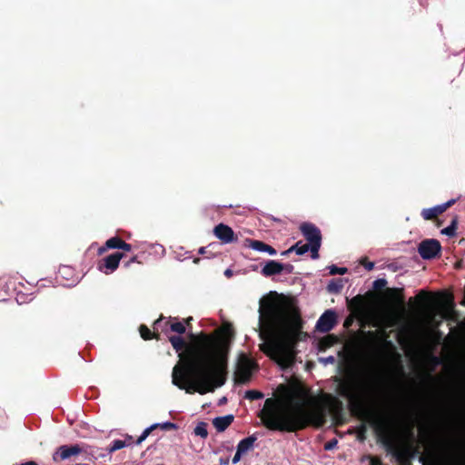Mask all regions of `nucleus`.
Masks as SVG:
<instances>
[{"label": "nucleus", "instance_id": "f3484780", "mask_svg": "<svg viewBox=\"0 0 465 465\" xmlns=\"http://www.w3.org/2000/svg\"><path fill=\"white\" fill-rule=\"evenodd\" d=\"M234 417L231 414L226 416L216 417L213 420V424L217 431H224L233 421Z\"/></svg>", "mask_w": 465, "mask_h": 465}, {"label": "nucleus", "instance_id": "79ce46f5", "mask_svg": "<svg viewBox=\"0 0 465 465\" xmlns=\"http://www.w3.org/2000/svg\"><path fill=\"white\" fill-rule=\"evenodd\" d=\"M336 443H337L336 440H333L332 441L327 442L325 444V450H331Z\"/></svg>", "mask_w": 465, "mask_h": 465}, {"label": "nucleus", "instance_id": "2eb2a0df", "mask_svg": "<svg viewBox=\"0 0 465 465\" xmlns=\"http://www.w3.org/2000/svg\"><path fill=\"white\" fill-rule=\"evenodd\" d=\"M158 427H161L163 430H173V429H176L177 428L175 423H173V422H170V421L163 422L162 424H160V423L153 424L152 426L146 428L143 431V433L137 439L136 444H138V445L141 444L151 434V432L153 430L157 429Z\"/></svg>", "mask_w": 465, "mask_h": 465}, {"label": "nucleus", "instance_id": "58836bf2", "mask_svg": "<svg viewBox=\"0 0 465 465\" xmlns=\"http://www.w3.org/2000/svg\"><path fill=\"white\" fill-rule=\"evenodd\" d=\"M163 318L160 317L153 322V329L158 330L159 327H161L162 322H163Z\"/></svg>", "mask_w": 465, "mask_h": 465}, {"label": "nucleus", "instance_id": "09e8293b", "mask_svg": "<svg viewBox=\"0 0 465 465\" xmlns=\"http://www.w3.org/2000/svg\"><path fill=\"white\" fill-rule=\"evenodd\" d=\"M220 464L221 465H228L229 464V459H220Z\"/></svg>", "mask_w": 465, "mask_h": 465}, {"label": "nucleus", "instance_id": "49530a36", "mask_svg": "<svg viewBox=\"0 0 465 465\" xmlns=\"http://www.w3.org/2000/svg\"><path fill=\"white\" fill-rule=\"evenodd\" d=\"M427 296V292L425 291H420V292L418 294V299H424Z\"/></svg>", "mask_w": 465, "mask_h": 465}, {"label": "nucleus", "instance_id": "c756f323", "mask_svg": "<svg viewBox=\"0 0 465 465\" xmlns=\"http://www.w3.org/2000/svg\"><path fill=\"white\" fill-rule=\"evenodd\" d=\"M245 398L251 401L259 400L263 398V393L259 391L250 390L245 392Z\"/></svg>", "mask_w": 465, "mask_h": 465}, {"label": "nucleus", "instance_id": "9b49d317", "mask_svg": "<svg viewBox=\"0 0 465 465\" xmlns=\"http://www.w3.org/2000/svg\"><path fill=\"white\" fill-rule=\"evenodd\" d=\"M337 323V314L332 310L325 311L316 323V329L321 332H328L333 329Z\"/></svg>", "mask_w": 465, "mask_h": 465}, {"label": "nucleus", "instance_id": "9d476101", "mask_svg": "<svg viewBox=\"0 0 465 465\" xmlns=\"http://www.w3.org/2000/svg\"><path fill=\"white\" fill-rule=\"evenodd\" d=\"M124 257V253L123 252H114L101 260L98 268L106 274L112 273L118 268L119 262Z\"/></svg>", "mask_w": 465, "mask_h": 465}, {"label": "nucleus", "instance_id": "5fc2aeb1", "mask_svg": "<svg viewBox=\"0 0 465 465\" xmlns=\"http://www.w3.org/2000/svg\"><path fill=\"white\" fill-rule=\"evenodd\" d=\"M335 401L339 404L340 408H341V405H342L341 401H340L338 399H336Z\"/></svg>", "mask_w": 465, "mask_h": 465}, {"label": "nucleus", "instance_id": "ddd939ff", "mask_svg": "<svg viewBox=\"0 0 465 465\" xmlns=\"http://www.w3.org/2000/svg\"><path fill=\"white\" fill-rule=\"evenodd\" d=\"M348 308L357 317L363 316L368 308V303L364 296L358 294L348 302Z\"/></svg>", "mask_w": 465, "mask_h": 465}, {"label": "nucleus", "instance_id": "f704fd0d", "mask_svg": "<svg viewBox=\"0 0 465 465\" xmlns=\"http://www.w3.org/2000/svg\"><path fill=\"white\" fill-rule=\"evenodd\" d=\"M122 244L120 245L119 250H123L124 252H131L132 251V245L130 243L125 242L124 240H122Z\"/></svg>", "mask_w": 465, "mask_h": 465}, {"label": "nucleus", "instance_id": "a211bd4d", "mask_svg": "<svg viewBox=\"0 0 465 465\" xmlns=\"http://www.w3.org/2000/svg\"><path fill=\"white\" fill-rule=\"evenodd\" d=\"M164 325L169 326L172 331L178 333L180 336L186 331L185 324L176 317H171L169 320L164 321Z\"/></svg>", "mask_w": 465, "mask_h": 465}, {"label": "nucleus", "instance_id": "423d86ee", "mask_svg": "<svg viewBox=\"0 0 465 465\" xmlns=\"http://www.w3.org/2000/svg\"><path fill=\"white\" fill-rule=\"evenodd\" d=\"M300 231L311 246V256L312 259L319 258V250L322 245V232L320 229L312 223H302Z\"/></svg>", "mask_w": 465, "mask_h": 465}, {"label": "nucleus", "instance_id": "473e14b6", "mask_svg": "<svg viewBox=\"0 0 465 465\" xmlns=\"http://www.w3.org/2000/svg\"><path fill=\"white\" fill-rule=\"evenodd\" d=\"M387 285V281L385 279H377L373 282L372 287L375 291H381Z\"/></svg>", "mask_w": 465, "mask_h": 465}, {"label": "nucleus", "instance_id": "5701e85b", "mask_svg": "<svg viewBox=\"0 0 465 465\" xmlns=\"http://www.w3.org/2000/svg\"><path fill=\"white\" fill-rule=\"evenodd\" d=\"M456 202L457 199H450L442 204H439L432 207V210L438 217L439 215L446 212L449 208H450Z\"/></svg>", "mask_w": 465, "mask_h": 465}, {"label": "nucleus", "instance_id": "0eeeda50", "mask_svg": "<svg viewBox=\"0 0 465 465\" xmlns=\"http://www.w3.org/2000/svg\"><path fill=\"white\" fill-rule=\"evenodd\" d=\"M255 363L245 354L239 357L234 371V382L236 384H245L249 382L252 375V369Z\"/></svg>", "mask_w": 465, "mask_h": 465}, {"label": "nucleus", "instance_id": "3c124183", "mask_svg": "<svg viewBox=\"0 0 465 465\" xmlns=\"http://www.w3.org/2000/svg\"><path fill=\"white\" fill-rule=\"evenodd\" d=\"M198 252L200 254H205L206 253V248L205 247H201L198 251Z\"/></svg>", "mask_w": 465, "mask_h": 465}, {"label": "nucleus", "instance_id": "20e7f679", "mask_svg": "<svg viewBox=\"0 0 465 465\" xmlns=\"http://www.w3.org/2000/svg\"><path fill=\"white\" fill-rule=\"evenodd\" d=\"M383 377L377 372H372L371 376V382L364 386L358 383L352 378L340 380L336 392L339 396L349 401V409L353 416L369 421L372 426L373 419L381 418L378 417L369 408L366 401V395L369 394V392H376L383 386Z\"/></svg>", "mask_w": 465, "mask_h": 465}, {"label": "nucleus", "instance_id": "1a4fd4ad", "mask_svg": "<svg viewBox=\"0 0 465 465\" xmlns=\"http://www.w3.org/2000/svg\"><path fill=\"white\" fill-rule=\"evenodd\" d=\"M441 245L436 239L423 240L418 248L420 255L425 260H431L440 255Z\"/></svg>", "mask_w": 465, "mask_h": 465}, {"label": "nucleus", "instance_id": "4c0bfd02", "mask_svg": "<svg viewBox=\"0 0 465 465\" xmlns=\"http://www.w3.org/2000/svg\"><path fill=\"white\" fill-rule=\"evenodd\" d=\"M134 262H138L140 263V262L137 261V256H134L132 257L128 262H124V267L128 268L131 266L132 263Z\"/></svg>", "mask_w": 465, "mask_h": 465}, {"label": "nucleus", "instance_id": "2f4dec72", "mask_svg": "<svg viewBox=\"0 0 465 465\" xmlns=\"http://www.w3.org/2000/svg\"><path fill=\"white\" fill-rule=\"evenodd\" d=\"M330 269V274L331 275H335V274H340V275H343L347 272V268L345 267H337L336 265H331L329 267Z\"/></svg>", "mask_w": 465, "mask_h": 465}, {"label": "nucleus", "instance_id": "f257e3e1", "mask_svg": "<svg viewBox=\"0 0 465 465\" xmlns=\"http://www.w3.org/2000/svg\"><path fill=\"white\" fill-rule=\"evenodd\" d=\"M221 336L201 331L189 333L191 343L180 335L169 337V341L180 361L172 372L173 383L186 393L202 395L214 391L227 381L230 339L233 331L230 324L223 327Z\"/></svg>", "mask_w": 465, "mask_h": 465}, {"label": "nucleus", "instance_id": "dca6fc26", "mask_svg": "<svg viewBox=\"0 0 465 465\" xmlns=\"http://www.w3.org/2000/svg\"><path fill=\"white\" fill-rule=\"evenodd\" d=\"M387 298L395 303L400 305L404 304V295L402 288H387L385 291Z\"/></svg>", "mask_w": 465, "mask_h": 465}, {"label": "nucleus", "instance_id": "7ed1b4c3", "mask_svg": "<svg viewBox=\"0 0 465 465\" xmlns=\"http://www.w3.org/2000/svg\"><path fill=\"white\" fill-rule=\"evenodd\" d=\"M325 410L319 403L311 409L302 405L287 408L280 399L268 398L258 417L265 428L280 432H296L310 426L320 428L325 423Z\"/></svg>", "mask_w": 465, "mask_h": 465}, {"label": "nucleus", "instance_id": "ea45409f", "mask_svg": "<svg viewBox=\"0 0 465 465\" xmlns=\"http://www.w3.org/2000/svg\"><path fill=\"white\" fill-rule=\"evenodd\" d=\"M242 455V453H240V452H238V451L236 450V453L234 454V456H233V458H232V463H233V464H236L237 462H239V461H240V460H241Z\"/></svg>", "mask_w": 465, "mask_h": 465}, {"label": "nucleus", "instance_id": "b1692460", "mask_svg": "<svg viewBox=\"0 0 465 465\" xmlns=\"http://www.w3.org/2000/svg\"><path fill=\"white\" fill-rule=\"evenodd\" d=\"M342 288L343 284L341 279H332L327 285L328 292L331 293L340 292Z\"/></svg>", "mask_w": 465, "mask_h": 465}, {"label": "nucleus", "instance_id": "c9c22d12", "mask_svg": "<svg viewBox=\"0 0 465 465\" xmlns=\"http://www.w3.org/2000/svg\"><path fill=\"white\" fill-rule=\"evenodd\" d=\"M370 464L371 465H383L381 459L378 457H371Z\"/></svg>", "mask_w": 465, "mask_h": 465}, {"label": "nucleus", "instance_id": "72a5a7b5", "mask_svg": "<svg viewBox=\"0 0 465 465\" xmlns=\"http://www.w3.org/2000/svg\"><path fill=\"white\" fill-rule=\"evenodd\" d=\"M361 264L368 271H371L374 268V262L368 261L366 258L361 261Z\"/></svg>", "mask_w": 465, "mask_h": 465}, {"label": "nucleus", "instance_id": "603ef678", "mask_svg": "<svg viewBox=\"0 0 465 465\" xmlns=\"http://www.w3.org/2000/svg\"><path fill=\"white\" fill-rule=\"evenodd\" d=\"M224 274H225L226 276H231V275H232V271H231V270H229V269H227V270L225 271Z\"/></svg>", "mask_w": 465, "mask_h": 465}, {"label": "nucleus", "instance_id": "864d4df0", "mask_svg": "<svg viewBox=\"0 0 465 465\" xmlns=\"http://www.w3.org/2000/svg\"><path fill=\"white\" fill-rule=\"evenodd\" d=\"M365 430H366V428H365V426L363 425V426H362V436L361 437V440H363V439H364V435H363V433H364V431H365Z\"/></svg>", "mask_w": 465, "mask_h": 465}, {"label": "nucleus", "instance_id": "6e6d98bb", "mask_svg": "<svg viewBox=\"0 0 465 465\" xmlns=\"http://www.w3.org/2000/svg\"><path fill=\"white\" fill-rule=\"evenodd\" d=\"M442 222L439 221L437 222V226L440 227L441 225Z\"/></svg>", "mask_w": 465, "mask_h": 465}, {"label": "nucleus", "instance_id": "e433bc0d", "mask_svg": "<svg viewBox=\"0 0 465 465\" xmlns=\"http://www.w3.org/2000/svg\"><path fill=\"white\" fill-rule=\"evenodd\" d=\"M282 272L292 273L293 272V266L290 263L283 264Z\"/></svg>", "mask_w": 465, "mask_h": 465}, {"label": "nucleus", "instance_id": "cd10ccee", "mask_svg": "<svg viewBox=\"0 0 465 465\" xmlns=\"http://www.w3.org/2000/svg\"><path fill=\"white\" fill-rule=\"evenodd\" d=\"M122 240L118 236L112 237L106 241V247H109V249H120Z\"/></svg>", "mask_w": 465, "mask_h": 465}, {"label": "nucleus", "instance_id": "4468645a", "mask_svg": "<svg viewBox=\"0 0 465 465\" xmlns=\"http://www.w3.org/2000/svg\"><path fill=\"white\" fill-rule=\"evenodd\" d=\"M283 263L274 260L268 261L262 268V274L265 277H271L282 272Z\"/></svg>", "mask_w": 465, "mask_h": 465}, {"label": "nucleus", "instance_id": "a18cd8bd", "mask_svg": "<svg viewBox=\"0 0 465 465\" xmlns=\"http://www.w3.org/2000/svg\"><path fill=\"white\" fill-rule=\"evenodd\" d=\"M323 361H324V362H326V363H333V362L335 361V359H334V357H333V356H330V357H328V358L324 359Z\"/></svg>", "mask_w": 465, "mask_h": 465}, {"label": "nucleus", "instance_id": "4d7b16f0", "mask_svg": "<svg viewBox=\"0 0 465 465\" xmlns=\"http://www.w3.org/2000/svg\"><path fill=\"white\" fill-rule=\"evenodd\" d=\"M199 261H200V259H199V258H195V259L193 260V262H194V263H197V262H199Z\"/></svg>", "mask_w": 465, "mask_h": 465}, {"label": "nucleus", "instance_id": "c85d7f7f", "mask_svg": "<svg viewBox=\"0 0 465 465\" xmlns=\"http://www.w3.org/2000/svg\"><path fill=\"white\" fill-rule=\"evenodd\" d=\"M126 446V443L124 440H114L111 446L108 448L109 453H113L118 450H121Z\"/></svg>", "mask_w": 465, "mask_h": 465}, {"label": "nucleus", "instance_id": "6e6552de", "mask_svg": "<svg viewBox=\"0 0 465 465\" xmlns=\"http://www.w3.org/2000/svg\"><path fill=\"white\" fill-rule=\"evenodd\" d=\"M83 452L79 444L59 446L53 453L52 460L55 463L71 460Z\"/></svg>", "mask_w": 465, "mask_h": 465}, {"label": "nucleus", "instance_id": "412c9836", "mask_svg": "<svg viewBox=\"0 0 465 465\" xmlns=\"http://www.w3.org/2000/svg\"><path fill=\"white\" fill-rule=\"evenodd\" d=\"M139 332L141 337L144 341H149L152 339L160 340V334L156 333L155 331H152L146 325L142 324L139 327Z\"/></svg>", "mask_w": 465, "mask_h": 465}, {"label": "nucleus", "instance_id": "6ab92c4d", "mask_svg": "<svg viewBox=\"0 0 465 465\" xmlns=\"http://www.w3.org/2000/svg\"><path fill=\"white\" fill-rule=\"evenodd\" d=\"M256 440H257V438L254 435L249 436V437L242 440L237 445V451L242 454L246 453L248 450H250L252 448Z\"/></svg>", "mask_w": 465, "mask_h": 465}, {"label": "nucleus", "instance_id": "393cba45", "mask_svg": "<svg viewBox=\"0 0 465 465\" xmlns=\"http://www.w3.org/2000/svg\"><path fill=\"white\" fill-rule=\"evenodd\" d=\"M291 251H293L298 255H303L308 251H311V246L309 243H302V241H299L294 245L291 246Z\"/></svg>", "mask_w": 465, "mask_h": 465}, {"label": "nucleus", "instance_id": "a19ab883", "mask_svg": "<svg viewBox=\"0 0 465 465\" xmlns=\"http://www.w3.org/2000/svg\"><path fill=\"white\" fill-rule=\"evenodd\" d=\"M268 252L270 255H275L277 253L276 250L268 244L267 246V249H266V252Z\"/></svg>", "mask_w": 465, "mask_h": 465}, {"label": "nucleus", "instance_id": "bb28decb", "mask_svg": "<svg viewBox=\"0 0 465 465\" xmlns=\"http://www.w3.org/2000/svg\"><path fill=\"white\" fill-rule=\"evenodd\" d=\"M207 423L206 422H203V421H201L199 422L196 427L194 428V434L196 436H200L202 437L203 439H205L207 438L208 436V430H207Z\"/></svg>", "mask_w": 465, "mask_h": 465}, {"label": "nucleus", "instance_id": "37998d69", "mask_svg": "<svg viewBox=\"0 0 465 465\" xmlns=\"http://www.w3.org/2000/svg\"><path fill=\"white\" fill-rule=\"evenodd\" d=\"M107 250H109V247H106V242L104 243V246L100 247L98 249V254H103L104 252H105Z\"/></svg>", "mask_w": 465, "mask_h": 465}, {"label": "nucleus", "instance_id": "4be33fe9", "mask_svg": "<svg viewBox=\"0 0 465 465\" xmlns=\"http://www.w3.org/2000/svg\"><path fill=\"white\" fill-rule=\"evenodd\" d=\"M245 246L252 248V250L258 251V252H266L268 244L259 241V240H253V239H246L245 241Z\"/></svg>", "mask_w": 465, "mask_h": 465}, {"label": "nucleus", "instance_id": "aec40b11", "mask_svg": "<svg viewBox=\"0 0 465 465\" xmlns=\"http://www.w3.org/2000/svg\"><path fill=\"white\" fill-rule=\"evenodd\" d=\"M337 341H338V339L335 335L329 334V335L322 338L319 341V344H318L319 350L325 351L328 348H331V346H333L337 342Z\"/></svg>", "mask_w": 465, "mask_h": 465}, {"label": "nucleus", "instance_id": "7c9ffc66", "mask_svg": "<svg viewBox=\"0 0 465 465\" xmlns=\"http://www.w3.org/2000/svg\"><path fill=\"white\" fill-rule=\"evenodd\" d=\"M420 215L426 221H430L437 218V215L433 212L432 208L423 209L420 213Z\"/></svg>", "mask_w": 465, "mask_h": 465}, {"label": "nucleus", "instance_id": "13d9d810", "mask_svg": "<svg viewBox=\"0 0 465 465\" xmlns=\"http://www.w3.org/2000/svg\"><path fill=\"white\" fill-rule=\"evenodd\" d=\"M349 324H350V321L347 319V320L345 321V325H346V326H348Z\"/></svg>", "mask_w": 465, "mask_h": 465}, {"label": "nucleus", "instance_id": "39448f33", "mask_svg": "<svg viewBox=\"0 0 465 465\" xmlns=\"http://www.w3.org/2000/svg\"><path fill=\"white\" fill-rule=\"evenodd\" d=\"M372 427L379 441L386 451L393 456L399 465H411L412 453L410 448L399 443L386 419H373Z\"/></svg>", "mask_w": 465, "mask_h": 465}, {"label": "nucleus", "instance_id": "a878e982", "mask_svg": "<svg viewBox=\"0 0 465 465\" xmlns=\"http://www.w3.org/2000/svg\"><path fill=\"white\" fill-rule=\"evenodd\" d=\"M457 228H458V217L455 216L452 219L450 224L448 227L441 230V233L445 234L449 237H452L456 234Z\"/></svg>", "mask_w": 465, "mask_h": 465}, {"label": "nucleus", "instance_id": "c03bdc74", "mask_svg": "<svg viewBox=\"0 0 465 465\" xmlns=\"http://www.w3.org/2000/svg\"><path fill=\"white\" fill-rule=\"evenodd\" d=\"M192 321H193V317L190 316V317L184 319V321L183 322L185 324V327L186 326L191 327Z\"/></svg>", "mask_w": 465, "mask_h": 465}, {"label": "nucleus", "instance_id": "de8ad7c7", "mask_svg": "<svg viewBox=\"0 0 465 465\" xmlns=\"http://www.w3.org/2000/svg\"><path fill=\"white\" fill-rule=\"evenodd\" d=\"M20 465H38V463L36 461H34V460H29V461L21 463Z\"/></svg>", "mask_w": 465, "mask_h": 465}, {"label": "nucleus", "instance_id": "8fccbe9b", "mask_svg": "<svg viewBox=\"0 0 465 465\" xmlns=\"http://www.w3.org/2000/svg\"><path fill=\"white\" fill-rule=\"evenodd\" d=\"M293 252V251H291V247H290L288 250L283 251V252H282V255H283V256H287L289 253H291V252Z\"/></svg>", "mask_w": 465, "mask_h": 465}, {"label": "nucleus", "instance_id": "f03ea898", "mask_svg": "<svg viewBox=\"0 0 465 465\" xmlns=\"http://www.w3.org/2000/svg\"><path fill=\"white\" fill-rule=\"evenodd\" d=\"M259 312L260 337L265 341L260 345L261 351L282 369L291 367L295 361L298 341L307 337L302 331L299 310L267 298L261 301Z\"/></svg>", "mask_w": 465, "mask_h": 465}, {"label": "nucleus", "instance_id": "f8f14e48", "mask_svg": "<svg viewBox=\"0 0 465 465\" xmlns=\"http://www.w3.org/2000/svg\"><path fill=\"white\" fill-rule=\"evenodd\" d=\"M213 233L223 243H231L237 241L233 230L224 223L216 225Z\"/></svg>", "mask_w": 465, "mask_h": 465}]
</instances>
